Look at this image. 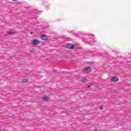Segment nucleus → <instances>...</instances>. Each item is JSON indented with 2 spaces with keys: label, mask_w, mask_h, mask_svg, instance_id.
<instances>
[{
  "label": "nucleus",
  "mask_w": 131,
  "mask_h": 131,
  "mask_svg": "<svg viewBox=\"0 0 131 131\" xmlns=\"http://www.w3.org/2000/svg\"><path fill=\"white\" fill-rule=\"evenodd\" d=\"M74 48H75L74 45L69 43L67 45V49H69V50H72V49H74Z\"/></svg>",
  "instance_id": "f03ea898"
},
{
  "label": "nucleus",
  "mask_w": 131,
  "mask_h": 131,
  "mask_svg": "<svg viewBox=\"0 0 131 131\" xmlns=\"http://www.w3.org/2000/svg\"><path fill=\"white\" fill-rule=\"evenodd\" d=\"M48 100H49V98L48 96H43L42 98V101H43V102H47Z\"/></svg>",
  "instance_id": "39448f33"
},
{
  "label": "nucleus",
  "mask_w": 131,
  "mask_h": 131,
  "mask_svg": "<svg viewBox=\"0 0 131 131\" xmlns=\"http://www.w3.org/2000/svg\"><path fill=\"white\" fill-rule=\"evenodd\" d=\"M100 110H103V107H100Z\"/></svg>",
  "instance_id": "9b49d317"
},
{
  "label": "nucleus",
  "mask_w": 131,
  "mask_h": 131,
  "mask_svg": "<svg viewBox=\"0 0 131 131\" xmlns=\"http://www.w3.org/2000/svg\"><path fill=\"white\" fill-rule=\"evenodd\" d=\"M31 34H32V32H31Z\"/></svg>",
  "instance_id": "4468645a"
},
{
  "label": "nucleus",
  "mask_w": 131,
  "mask_h": 131,
  "mask_svg": "<svg viewBox=\"0 0 131 131\" xmlns=\"http://www.w3.org/2000/svg\"><path fill=\"white\" fill-rule=\"evenodd\" d=\"M30 52H31V53H34V52H35V49H31Z\"/></svg>",
  "instance_id": "1a4fd4ad"
},
{
  "label": "nucleus",
  "mask_w": 131,
  "mask_h": 131,
  "mask_svg": "<svg viewBox=\"0 0 131 131\" xmlns=\"http://www.w3.org/2000/svg\"><path fill=\"white\" fill-rule=\"evenodd\" d=\"M41 39L42 40H48L49 39V37L46 34H42L41 35Z\"/></svg>",
  "instance_id": "7ed1b4c3"
},
{
  "label": "nucleus",
  "mask_w": 131,
  "mask_h": 131,
  "mask_svg": "<svg viewBox=\"0 0 131 131\" xmlns=\"http://www.w3.org/2000/svg\"><path fill=\"white\" fill-rule=\"evenodd\" d=\"M88 88H91V86L90 85H89L88 86Z\"/></svg>",
  "instance_id": "f8f14e48"
},
{
  "label": "nucleus",
  "mask_w": 131,
  "mask_h": 131,
  "mask_svg": "<svg viewBox=\"0 0 131 131\" xmlns=\"http://www.w3.org/2000/svg\"><path fill=\"white\" fill-rule=\"evenodd\" d=\"M13 2H15V1H16V0H12Z\"/></svg>",
  "instance_id": "ddd939ff"
},
{
  "label": "nucleus",
  "mask_w": 131,
  "mask_h": 131,
  "mask_svg": "<svg viewBox=\"0 0 131 131\" xmlns=\"http://www.w3.org/2000/svg\"><path fill=\"white\" fill-rule=\"evenodd\" d=\"M86 80H88V79L86 78H82L81 79V81L82 82H86Z\"/></svg>",
  "instance_id": "0eeeda50"
},
{
  "label": "nucleus",
  "mask_w": 131,
  "mask_h": 131,
  "mask_svg": "<svg viewBox=\"0 0 131 131\" xmlns=\"http://www.w3.org/2000/svg\"><path fill=\"white\" fill-rule=\"evenodd\" d=\"M8 34H13L14 33L13 32H8Z\"/></svg>",
  "instance_id": "9d476101"
},
{
  "label": "nucleus",
  "mask_w": 131,
  "mask_h": 131,
  "mask_svg": "<svg viewBox=\"0 0 131 131\" xmlns=\"http://www.w3.org/2000/svg\"><path fill=\"white\" fill-rule=\"evenodd\" d=\"M85 72L86 73H90L92 72V68L91 67H87L85 69Z\"/></svg>",
  "instance_id": "20e7f679"
},
{
  "label": "nucleus",
  "mask_w": 131,
  "mask_h": 131,
  "mask_svg": "<svg viewBox=\"0 0 131 131\" xmlns=\"http://www.w3.org/2000/svg\"><path fill=\"white\" fill-rule=\"evenodd\" d=\"M112 81H117L118 80V77H114L112 79H111Z\"/></svg>",
  "instance_id": "423d86ee"
},
{
  "label": "nucleus",
  "mask_w": 131,
  "mask_h": 131,
  "mask_svg": "<svg viewBox=\"0 0 131 131\" xmlns=\"http://www.w3.org/2000/svg\"><path fill=\"white\" fill-rule=\"evenodd\" d=\"M27 81H28V80L27 79H24L22 80L23 83H26L27 82Z\"/></svg>",
  "instance_id": "6e6552de"
},
{
  "label": "nucleus",
  "mask_w": 131,
  "mask_h": 131,
  "mask_svg": "<svg viewBox=\"0 0 131 131\" xmlns=\"http://www.w3.org/2000/svg\"><path fill=\"white\" fill-rule=\"evenodd\" d=\"M39 43H40V41L39 40L34 39L33 40L32 45H33V46H37V45H39Z\"/></svg>",
  "instance_id": "f257e3e1"
}]
</instances>
